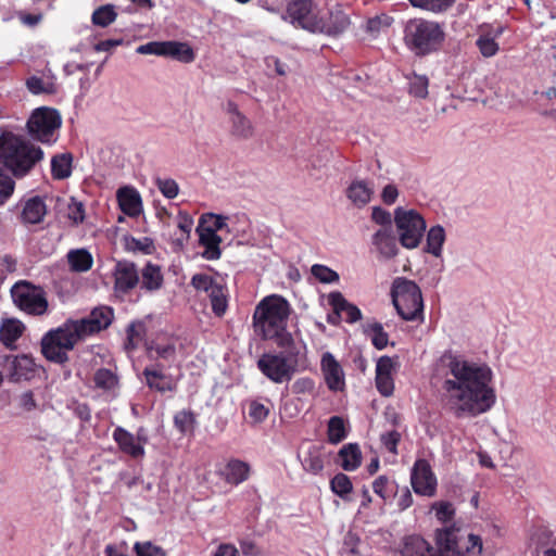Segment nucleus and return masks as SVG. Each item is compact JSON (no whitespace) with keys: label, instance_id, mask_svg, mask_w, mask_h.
<instances>
[{"label":"nucleus","instance_id":"nucleus-1","mask_svg":"<svg viewBox=\"0 0 556 556\" xmlns=\"http://www.w3.org/2000/svg\"><path fill=\"white\" fill-rule=\"evenodd\" d=\"M443 362V401L455 418L477 417L495 405L494 374L486 363L452 353Z\"/></svg>","mask_w":556,"mask_h":556},{"label":"nucleus","instance_id":"nucleus-2","mask_svg":"<svg viewBox=\"0 0 556 556\" xmlns=\"http://www.w3.org/2000/svg\"><path fill=\"white\" fill-rule=\"evenodd\" d=\"M438 549L420 535L412 534L403 539L402 556H479L482 540L479 535L466 533L454 526L440 529L435 533Z\"/></svg>","mask_w":556,"mask_h":556},{"label":"nucleus","instance_id":"nucleus-3","mask_svg":"<svg viewBox=\"0 0 556 556\" xmlns=\"http://www.w3.org/2000/svg\"><path fill=\"white\" fill-rule=\"evenodd\" d=\"M292 312L290 303L281 295H267L260 301L253 313V327L255 333L263 340L274 341L276 344L289 342H303L295 340L287 330L289 316Z\"/></svg>","mask_w":556,"mask_h":556},{"label":"nucleus","instance_id":"nucleus-4","mask_svg":"<svg viewBox=\"0 0 556 556\" xmlns=\"http://www.w3.org/2000/svg\"><path fill=\"white\" fill-rule=\"evenodd\" d=\"M279 352H265L257 362V369L273 383L289 382L298 368L304 363L306 345L304 342L276 344Z\"/></svg>","mask_w":556,"mask_h":556},{"label":"nucleus","instance_id":"nucleus-5","mask_svg":"<svg viewBox=\"0 0 556 556\" xmlns=\"http://www.w3.org/2000/svg\"><path fill=\"white\" fill-rule=\"evenodd\" d=\"M445 39L442 26L424 18L409 20L404 28V41L417 56L429 55L441 49Z\"/></svg>","mask_w":556,"mask_h":556},{"label":"nucleus","instance_id":"nucleus-6","mask_svg":"<svg viewBox=\"0 0 556 556\" xmlns=\"http://www.w3.org/2000/svg\"><path fill=\"white\" fill-rule=\"evenodd\" d=\"M391 298L397 314L404 320H424L422 294L415 281L404 277L395 278L391 287Z\"/></svg>","mask_w":556,"mask_h":556},{"label":"nucleus","instance_id":"nucleus-7","mask_svg":"<svg viewBox=\"0 0 556 556\" xmlns=\"http://www.w3.org/2000/svg\"><path fill=\"white\" fill-rule=\"evenodd\" d=\"M0 163L21 176L31 168L35 155L21 136L4 131L0 136Z\"/></svg>","mask_w":556,"mask_h":556},{"label":"nucleus","instance_id":"nucleus-8","mask_svg":"<svg viewBox=\"0 0 556 556\" xmlns=\"http://www.w3.org/2000/svg\"><path fill=\"white\" fill-rule=\"evenodd\" d=\"M399 242L405 249H416L425 235L426 220L416 210L399 206L394 210Z\"/></svg>","mask_w":556,"mask_h":556},{"label":"nucleus","instance_id":"nucleus-9","mask_svg":"<svg viewBox=\"0 0 556 556\" xmlns=\"http://www.w3.org/2000/svg\"><path fill=\"white\" fill-rule=\"evenodd\" d=\"M78 339L70 331L64 323L56 329L50 330L41 340V353L51 362L63 364L68 359L67 352L72 350Z\"/></svg>","mask_w":556,"mask_h":556},{"label":"nucleus","instance_id":"nucleus-10","mask_svg":"<svg viewBox=\"0 0 556 556\" xmlns=\"http://www.w3.org/2000/svg\"><path fill=\"white\" fill-rule=\"evenodd\" d=\"M114 319V309L108 305H99L89 315L79 319H68L66 325L78 341L99 333L110 327Z\"/></svg>","mask_w":556,"mask_h":556},{"label":"nucleus","instance_id":"nucleus-11","mask_svg":"<svg viewBox=\"0 0 556 556\" xmlns=\"http://www.w3.org/2000/svg\"><path fill=\"white\" fill-rule=\"evenodd\" d=\"M350 25V12L342 5L336 4L327 12L318 14L313 34L338 37L346 31Z\"/></svg>","mask_w":556,"mask_h":556},{"label":"nucleus","instance_id":"nucleus-12","mask_svg":"<svg viewBox=\"0 0 556 556\" xmlns=\"http://www.w3.org/2000/svg\"><path fill=\"white\" fill-rule=\"evenodd\" d=\"M62 116L54 108L37 106V142L52 146L60 136Z\"/></svg>","mask_w":556,"mask_h":556},{"label":"nucleus","instance_id":"nucleus-13","mask_svg":"<svg viewBox=\"0 0 556 556\" xmlns=\"http://www.w3.org/2000/svg\"><path fill=\"white\" fill-rule=\"evenodd\" d=\"M410 484L418 495L432 497L437 493L438 480L427 459L418 458L410 470Z\"/></svg>","mask_w":556,"mask_h":556},{"label":"nucleus","instance_id":"nucleus-14","mask_svg":"<svg viewBox=\"0 0 556 556\" xmlns=\"http://www.w3.org/2000/svg\"><path fill=\"white\" fill-rule=\"evenodd\" d=\"M291 24L309 33L314 31L318 14L314 12L313 0H293L287 7Z\"/></svg>","mask_w":556,"mask_h":556},{"label":"nucleus","instance_id":"nucleus-15","mask_svg":"<svg viewBox=\"0 0 556 556\" xmlns=\"http://www.w3.org/2000/svg\"><path fill=\"white\" fill-rule=\"evenodd\" d=\"M320 370L325 383L331 392H343L346 388L345 374L341 364L330 352H325L320 359Z\"/></svg>","mask_w":556,"mask_h":556},{"label":"nucleus","instance_id":"nucleus-16","mask_svg":"<svg viewBox=\"0 0 556 556\" xmlns=\"http://www.w3.org/2000/svg\"><path fill=\"white\" fill-rule=\"evenodd\" d=\"M225 113L229 125L230 135L237 139L247 140L254 134V126L250 118L243 114L237 103L228 101L225 104Z\"/></svg>","mask_w":556,"mask_h":556},{"label":"nucleus","instance_id":"nucleus-17","mask_svg":"<svg viewBox=\"0 0 556 556\" xmlns=\"http://www.w3.org/2000/svg\"><path fill=\"white\" fill-rule=\"evenodd\" d=\"M113 277L115 291L124 294L135 289L140 281L136 264L126 260L116 262Z\"/></svg>","mask_w":556,"mask_h":556},{"label":"nucleus","instance_id":"nucleus-18","mask_svg":"<svg viewBox=\"0 0 556 556\" xmlns=\"http://www.w3.org/2000/svg\"><path fill=\"white\" fill-rule=\"evenodd\" d=\"M371 249L380 258L390 260L397 255V240L393 228H378L371 236Z\"/></svg>","mask_w":556,"mask_h":556},{"label":"nucleus","instance_id":"nucleus-19","mask_svg":"<svg viewBox=\"0 0 556 556\" xmlns=\"http://www.w3.org/2000/svg\"><path fill=\"white\" fill-rule=\"evenodd\" d=\"M503 33L504 28L502 26L493 27L484 24L479 27L476 47L483 58H492L498 52L500 45L497 39Z\"/></svg>","mask_w":556,"mask_h":556},{"label":"nucleus","instance_id":"nucleus-20","mask_svg":"<svg viewBox=\"0 0 556 556\" xmlns=\"http://www.w3.org/2000/svg\"><path fill=\"white\" fill-rule=\"evenodd\" d=\"M112 438L123 454L128 455L132 459H141L146 455V450L141 443L135 438V434L125 428L117 426L113 430Z\"/></svg>","mask_w":556,"mask_h":556},{"label":"nucleus","instance_id":"nucleus-21","mask_svg":"<svg viewBox=\"0 0 556 556\" xmlns=\"http://www.w3.org/2000/svg\"><path fill=\"white\" fill-rule=\"evenodd\" d=\"M13 303L22 311L35 314V286L26 280H20L11 288Z\"/></svg>","mask_w":556,"mask_h":556},{"label":"nucleus","instance_id":"nucleus-22","mask_svg":"<svg viewBox=\"0 0 556 556\" xmlns=\"http://www.w3.org/2000/svg\"><path fill=\"white\" fill-rule=\"evenodd\" d=\"M328 302L338 318L344 315L343 318L349 324H354L362 319L361 309L356 305L348 302L341 292H331L328 295Z\"/></svg>","mask_w":556,"mask_h":556},{"label":"nucleus","instance_id":"nucleus-23","mask_svg":"<svg viewBox=\"0 0 556 556\" xmlns=\"http://www.w3.org/2000/svg\"><path fill=\"white\" fill-rule=\"evenodd\" d=\"M197 233L199 236V243L204 248L202 252V257L207 261H215L220 258L222 250L219 248L220 242L223 241L222 237L213 230L204 229V225H198Z\"/></svg>","mask_w":556,"mask_h":556},{"label":"nucleus","instance_id":"nucleus-24","mask_svg":"<svg viewBox=\"0 0 556 556\" xmlns=\"http://www.w3.org/2000/svg\"><path fill=\"white\" fill-rule=\"evenodd\" d=\"M116 198L121 211L130 216H138L142 211V201L139 192L129 186L122 187L117 190Z\"/></svg>","mask_w":556,"mask_h":556},{"label":"nucleus","instance_id":"nucleus-25","mask_svg":"<svg viewBox=\"0 0 556 556\" xmlns=\"http://www.w3.org/2000/svg\"><path fill=\"white\" fill-rule=\"evenodd\" d=\"M146 384L151 389L161 393L173 392L177 388L178 379L167 371H159L155 369H143L142 372Z\"/></svg>","mask_w":556,"mask_h":556},{"label":"nucleus","instance_id":"nucleus-26","mask_svg":"<svg viewBox=\"0 0 556 556\" xmlns=\"http://www.w3.org/2000/svg\"><path fill=\"white\" fill-rule=\"evenodd\" d=\"M251 473V466L241 459L231 458L227 462L220 476L223 479L231 485H239L247 481Z\"/></svg>","mask_w":556,"mask_h":556},{"label":"nucleus","instance_id":"nucleus-27","mask_svg":"<svg viewBox=\"0 0 556 556\" xmlns=\"http://www.w3.org/2000/svg\"><path fill=\"white\" fill-rule=\"evenodd\" d=\"M346 198L357 207H364L371 200L374 188L363 179H354L345 191Z\"/></svg>","mask_w":556,"mask_h":556},{"label":"nucleus","instance_id":"nucleus-28","mask_svg":"<svg viewBox=\"0 0 556 556\" xmlns=\"http://www.w3.org/2000/svg\"><path fill=\"white\" fill-rule=\"evenodd\" d=\"M11 365L10 378L13 381H28L35 376V361L30 354L15 356Z\"/></svg>","mask_w":556,"mask_h":556},{"label":"nucleus","instance_id":"nucleus-29","mask_svg":"<svg viewBox=\"0 0 556 556\" xmlns=\"http://www.w3.org/2000/svg\"><path fill=\"white\" fill-rule=\"evenodd\" d=\"M73 155L68 152L55 154L51 159V176L55 180H64L72 175Z\"/></svg>","mask_w":556,"mask_h":556},{"label":"nucleus","instance_id":"nucleus-30","mask_svg":"<svg viewBox=\"0 0 556 556\" xmlns=\"http://www.w3.org/2000/svg\"><path fill=\"white\" fill-rule=\"evenodd\" d=\"M24 325L14 318L4 319L0 325V341L8 348L23 334Z\"/></svg>","mask_w":556,"mask_h":556},{"label":"nucleus","instance_id":"nucleus-31","mask_svg":"<svg viewBox=\"0 0 556 556\" xmlns=\"http://www.w3.org/2000/svg\"><path fill=\"white\" fill-rule=\"evenodd\" d=\"M148 354L153 361L162 359L166 363H175L177 358L176 345L173 342H151Z\"/></svg>","mask_w":556,"mask_h":556},{"label":"nucleus","instance_id":"nucleus-32","mask_svg":"<svg viewBox=\"0 0 556 556\" xmlns=\"http://www.w3.org/2000/svg\"><path fill=\"white\" fill-rule=\"evenodd\" d=\"M66 257L71 270L75 273L88 271L93 264V257L86 249L71 250Z\"/></svg>","mask_w":556,"mask_h":556},{"label":"nucleus","instance_id":"nucleus-33","mask_svg":"<svg viewBox=\"0 0 556 556\" xmlns=\"http://www.w3.org/2000/svg\"><path fill=\"white\" fill-rule=\"evenodd\" d=\"M341 467L346 471H353L361 465L362 452L356 443H348L339 451Z\"/></svg>","mask_w":556,"mask_h":556},{"label":"nucleus","instance_id":"nucleus-34","mask_svg":"<svg viewBox=\"0 0 556 556\" xmlns=\"http://www.w3.org/2000/svg\"><path fill=\"white\" fill-rule=\"evenodd\" d=\"M445 238V230L441 225L432 226L427 232L424 251L435 257H440Z\"/></svg>","mask_w":556,"mask_h":556},{"label":"nucleus","instance_id":"nucleus-35","mask_svg":"<svg viewBox=\"0 0 556 556\" xmlns=\"http://www.w3.org/2000/svg\"><path fill=\"white\" fill-rule=\"evenodd\" d=\"M163 285V275L159 265L147 263L141 270V288L148 291L159 290Z\"/></svg>","mask_w":556,"mask_h":556},{"label":"nucleus","instance_id":"nucleus-36","mask_svg":"<svg viewBox=\"0 0 556 556\" xmlns=\"http://www.w3.org/2000/svg\"><path fill=\"white\" fill-rule=\"evenodd\" d=\"M147 332L146 324L141 320L131 321L126 328V339L124 349L127 352H132L142 342Z\"/></svg>","mask_w":556,"mask_h":556},{"label":"nucleus","instance_id":"nucleus-37","mask_svg":"<svg viewBox=\"0 0 556 556\" xmlns=\"http://www.w3.org/2000/svg\"><path fill=\"white\" fill-rule=\"evenodd\" d=\"M165 56H170L184 63H190L194 60V52L186 42L166 41Z\"/></svg>","mask_w":556,"mask_h":556},{"label":"nucleus","instance_id":"nucleus-38","mask_svg":"<svg viewBox=\"0 0 556 556\" xmlns=\"http://www.w3.org/2000/svg\"><path fill=\"white\" fill-rule=\"evenodd\" d=\"M364 333L370 338L372 345L377 350H383L389 343V336L384 331L383 326L378 321L367 323L364 326Z\"/></svg>","mask_w":556,"mask_h":556},{"label":"nucleus","instance_id":"nucleus-39","mask_svg":"<svg viewBox=\"0 0 556 556\" xmlns=\"http://www.w3.org/2000/svg\"><path fill=\"white\" fill-rule=\"evenodd\" d=\"M303 469L309 473L318 475L324 470V458L318 447L311 446L301 460Z\"/></svg>","mask_w":556,"mask_h":556},{"label":"nucleus","instance_id":"nucleus-40","mask_svg":"<svg viewBox=\"0 0 556 556\" xmlns=\"http://www.w3.org/2000/svg\"><path fill=\"white\" fill-rule=\"evenodd\" d=\"M93 383L98 389L112 391L116 388L118 378L111 369L100 368L93 375Z\"/></svg>","mask_w":556,"mask_h":556},{"label":"nucleus","instance_id":"nucleus-41","mask_svg":"<svg viewBox=\"0 0 556 556\" xmlns=\"http://www.w3.org/2000/svg\"><path fill=\"white\" fill-rule=\"evenodd\" d=\"M56 91V77L50 68H45L40 72V75H37V96L41 93L53 94Z\"/></svg>","mask_w":556,"mask_h":556},{"label":"nucleus","instance_id":"nucleus-42","mask_svg":"<svg viewBox=\"0 0 556 556\" xmlns=\"http://www.w3.org/2000/svg\"><path fill=\"white\" fill-rule=\"evenodd\" d=\"M228 217L223 215H217L213 213L203 214L200 217L199 225H204V229L213 230V232L217 233L218 231H227L230 229L227 224Z\"/></svg>","mask_w":556,"mask_h":556},{"label":"nucleus","instance_id":"nucleus-43","mask_svg":"<svg viewBox=\"0 0 556 556\" xmlns=\"http://www.w3.org/2000/svg\"><path fill=\"white\" fill-rule=\"evenodd\" d=\"M330 489L336 495L346 500L353 490V484L349 476L339 472L330 480Z\"/></svg>","mask_w":556,"mask_h":556},{"label":"nucleus","instance_id":"nucleus-44","mask_svg":"<svg viewBox=\"0 0 556 556\" xmlns=\"http://www.w3.org/2000/svg\"><path fill=\"white\" fill-rule=\"evenodd\" d=\"M212 309L215 315L223 316L227 309L228 303L224 288L218 283L207 293Z\"/></svg>","mask_w":556,"mask_h":556},{"label":"nucleus","instance_id":"nucleus-45","mask_svg":"<svg viewBox=\"0 0 556 556\" xmlns=\"http://www.w3.org/2000/svg\"><path fill=\"white\" fill-rule=\"evenodd\" d=\"M116 16L114 5L105 4L93 11L91 20L94 25L106 27L115 21Z\"/></svg>","mask_w":556,"mask_h":556},{"label":"nucleus","instance_id":"nucleus-46","mask_svg":"<svg viewBox=\"0 0 556 556\" xmlns=\"http://www.w3.org/2000/svg\"><path fill=\"white\" fill-rule=\"evenodd\" d=\"M344 421L339 416H332L328 421V440L338 444L346 438Z\"/></svg>","mask_w":556,"mask_h":556},{"label":"nucleus","instance_id":"nucleus-47","mask_svg":"<svg viewBox=\"0 0 556 556\" xmlns=\"http://www.w3.org/2000/svg\"><path fill=\"white\" fill-rule=\"evenodd\" d=\"M409 93L415 98L425 99L428 96L429 79L426 75L413 74L408 78Z\"/></svg>","mask_w":556,"mask_h":556},{"label":"nucleus","instance_id":"nucleus-48","mask_svg":"<svg viewBox=\"0 0 556 556\" xmlns=\"http://www.w3.org/2000/svg\"><path fill=\"white\" fill-rule=\"evenodd\" d=\"M397 488L396 483L394 481H391L386 476H379L374 482H372V490L374 492L380 496L383 501H387L392 496L395 489Z\"/></svg>","mask_w":556,"mask_h":556},{"label":"nucleus","instance_id":"nucleus-49","mask_svg":"<svg viewBox=\"0 0 556 556\" xmlns=\"http://www.w3.org/2000/svg\"><path fill=\"white\" fill-rule=\"evenodd\" d=\"M312 275L323 283L338 282L340 277L337 271L326 265L315 264L311 268Z\"/></svg>","mask_w":556,"mask_h":556},{"label":"nucleus","instance_id":"nucleus-50","mask_svg":"<svg viewBox=\"0 0 556 556\" xmlns=\"http://www.w3.org/2000/svg\"><path fill=\"white\" fill-rule=\"evenodd\" d=\"M136 556H167L165 551L151 541L136 542L132 547Z\"/></svg>","mask_w":556,"mask_h":556},{"label":"nucleus","instance_id":"nucleus-51","mask_svg":"<svg viewBox=\"0 0 556 556\" xmlns=\"http://www.w3.org/2000/svg\"><path fill=\"white\" fill-rule=\"evenodd\" d=\"M431 509L435 513L437 519L441 522H448L455 516L453 504L446 501L434 502Z\"/></svg>","mask_w":556,"mask_h":556},{"label":"nucleus","instance_id":"nucleus-52","mask_svg":"<svg viewBox=\"0 0 556 556\" xmlns=\"http://www.w3.org/2000/svg\"><path fill=\"white\" fill-rule=\"evenodd\" d=\"M269 415V407L258 400L249 402V417L255 424H261L267 419Z\"/></svg>","mask_w":556,"mask_h":556},{"label":"nucleus","instance_id":"nucleus-53","mask_svg":"<svg viewBox=\"0 0 556 556\" xmlns=\"http://www.w3.org/2000/svg\"><path fill=\"white\" fill-rule=\"evenodd\" d=\"M174 424L180 432L186 433L193 429L195 416L190 410L178 412L174 417Z\"/></svg>","mask_w":556,"mask_h":556},{"label":"nucleus","instance_id":"nucleus-54","mask_svg":"<svg viewBox=\"0 0 556 556\" xmlns=\"http://www.w3.org/2000/svg\"><path fill=\"white\" fill-rule=\"evenodd\" d=\"M409 2L417 8L441 12L451 5L452 0H409Z\"/></svg>","mask_w":556,"mask_h":556},{"label":"nucleus","instance_id":"nucleus-55","mask_svg":"<svg viewBox=\"0 0 556 556\" xmlns=\"http://www.w3.org/2000/svg\"><path fill=\"white\" fill-rule=\"evenodd\" d=\"M14 187V180L8 174L0 170V206L11 198Z\"/></svg>","mask_w":556,"mask_h":556},{"label":"nucleus","instance_id":"nucleus-56","mask_svg":"<svg viewBox=\"0 0 556 556\" xmlns=\"http://www.w3.org/2000/svg\"><path fill=\"white\" fill-rule=\"evenodd\" d=\"M218 282H216L211 276L206 274H195L191 278V286L198 291H204L208 293L213 287H216Z\"/></svg>","mask_w":556,"mask_h":556},{"label":"nucleus","instance_id":"nucleus-57","mask_svg":"<svg viewBox=\"0 0 556 556\" xmlns=\"http://www.w3.org/2000/svg\"><path fill=\"white\" fill-rule=\"evenodd\" d=\"M58 241H59L58 233L46 232V235L41 236L40 244L37 250L43 256L51 255L55 250Z\"/></svg>","mask_w":556,"mask_h":556},{"label":"nucleus","instance_id":"nucleus-58","mask_svg":"<svg viewBox=\"0 0 556 556\" xmlns=\"http://www.w3.org/2000/svg\"><path fill=\"white\" fill-rule=\"evenodd\" d=\"M371 220L379 225V228H393L391 213L380 206L372 207Z\"/></svg>","mask_w":556,"mask_h":556},{"label":"nucleus","instance_id":"nucleus-59","mask_svg":"<svg viewBox=\"0 0 556 556\" xmlns=\"http://www.w3.org/2000/svg\"><path fill=\"white\" fill-rule=\"evenodd\" d=\"M128 248L135 252H142L143 254H151L154 250L153 240L149 237L140 239L131 238L128 242Z\"/></svg>","mask_w":556,"mask_h":556},{"label":"nucleus","instance_id":"nucleus-60","mask_svg":"<svg viewBox=\"0 0 556 556\" xmlns=\"http://www.w3.org/2000/svg\"><path fill=\"white\" fill-rule=\"evenodd\" d=\"M166 41H150L139 46L136 51L139 54H154L165 56Z\"/></svg>","mask_w":556,"mask_h":556},{"label":"nucleus","instance_id":"nucleus-61","mask_svg":"<svg viewBox=\"0 0 556 556\" xmlns=\"http://www.w3.org/2000/svg\"><path fill=\"white\" fill-rule=\"evenodd\" d=\"M177 227L184 233L181 241H187L193 227V218L187 212L179 211L177 215Z\"/></svg>","mask_w":556,"mask_h":556},{"label":"nucleus","instance_id":"nucleus-62","mask_svg":"<svg viewBox=\"0 0 556 556\" xmlns=\"http://www.w3.org/2000/svg\"><path fill=\"white\" fill-rule=\"evenodd\" d=\"M314 390L315 381L309 377L299 378L292 384V392L294 394H312Z\"/></svg>","mask_w":556,"mask_h":556},{"label":"nucleus","instance_id":"nucleus-63","mask_svg":"<svg viewBox=\"0 0 556 556\" xmlns=\"http://www.w3.org/2000/svg\"><path fill=\"white\" fill-rule=\"evenodd\" d=\"M68 218L74 224H80L85 219V206L83 202L72 198L68 204Z\"/></svg>","mask_w":556,"mask_h":556},{"label":"nucleus","instance_id":"nucleus-64","mask_svg":"<svg viewBox=\"0 0 556 556\" xmlns=\"http://www.w3.org/2000/svg\"><path fill=\"white\" fill-rule=\"evenodd\" d=\"M376 388L382 396H390L394 390L392 375L376 376Z\"/></svg>","mask_w":556,"mask_h":556}]
</instances>
